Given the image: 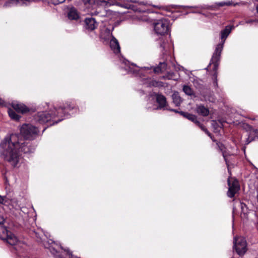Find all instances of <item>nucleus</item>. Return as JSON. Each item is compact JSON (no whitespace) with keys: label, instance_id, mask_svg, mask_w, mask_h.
<instances>
[{"label":"nucleus","instance_id":"nucleus-9","mask_svg":"<svg viewBox=\"0 0 258 258\" xmlns=\"http://www.w3.org/2000/svg\"><path fill=\"white\" fill-rule=\"evenodd\" d=\"M233 247L236 253L242 255L244 254L247 250L246 241L243 237H235L233 240Z\"/></svg>","mask_w":258,"mask_h":258},{"label":"nucleus","instance_id":"nucleus-28","mask_svg":"<svg viewBox=\"0 0 258 258\" xmlns=\"http://www.w3.org/2000/svg\"><path fill=\"white\" fill-rule=\"evenodd\" d=\"M52 243H53V245L50 246L49 249L52 254L55 255L58 252L57 248L59 247L60 248L62 249V247H61L60 244H58L54 241H53Z\"/></svg>","mask_w":258,"mask_h":258},{"label":"nucleus","instance_id":"nucleus-19","mask_svg":"<svg viewBox=\"0 0 258 258\" xmlns=\"http://www.w3.org/2000/svg\"><path fill=\"white\" fill-rule=\"evenodd\" d=\"M14 109L18 113H24L29 111V109L23 104L14 102L12 103Z\"/></svg>","mask_w":258,"mask_h":258},{"label":"nucleus","instance_id":"nucleus-24","mask_svg":"<svg viewBox=\"0 0 258 258\" xmlns=\"http://www.w3.org/2000/svg\"><path fill=\"white\" fill-rule=\"evenodd\" d=\"M83 1L85 5H88L89 6H92L96 2L97 4L105 7L109 5V3L107 1L104 0L100 1H96V0H83Z\"/></svg>","mask_w":258,"mask_h":258},{"label":"nucleus","instance_id":"nucleus-30","mask_svg":"<svg viewBox=\"0 0 258 258\" xmlns=\"http://www.w3.org/2000/svg\"><path fill=\"white\" fill-rule=\"evenodd\" d=\"M212 126L215 132H219L220 128L222 127L223 124L220 121H216L213 120L212 122Z\"/></svg>","mask_w":258,"mask_h":258},{"label":"nucleus","instance_id":"nucleus-36","mask_svg":"<svg viewBox=\"0 0 258 258\" xmlns=\"http://www.w3.org/2000/svg\"><path fill=\"white\" fill-rule=\"evenodd\" d=\"M5 101L0 98V106H5Z\"/></svg>","mask_w":258,"mask_h":258},{"label":"nucleus","instance_id":"nucleus-8","mask_svg":"<svg viewBox=\"0 0 258 258\" xmlns=\"http://www.w3.org/2000/svg\"><path fill=\"white\" fill-rule=\"evenodd\" d=\"M237 4L233 3L232 1H227V2H222L218 3H216L215 5L213 6H208V5H199L197 6H194V7H189L187 6V8H195L197 9L196 11H194L192 13H201V12L199 11L200 10H216L217 8L220 7H223L224 6H235Z\"/></svg>","mask_w":258,"mask_h":258},{"label":"nucleus","instance_id":"nucleus-2","mask_svg":"<svg viewBox=\"0 0 258 258\" xmlns=\"http://www.w3.org/2000/svg\"><path fill=\"white\" fill-rule=\"evenodd\" d=\"M47 110L38 112L34 116V120L36 123L44 124L50 122V125L56 124L68 117L69 114L67 111L75 110L77 112L78 108L75 104L71 101H67L62 104L52 105L46 104Z\"/></svg>","mask_w":258,"mask_h":258},{"label":"nucleus","instance_id":"nucleus-26","mask_svg":"<svg viewBox=\"0 0 258 258\" xmlns=\"http://www.w3.org/2000/svg\"><path fill=\"white\" fill-rule=\"evenodd\" d=\"M167 59L166 61H164L163 62H160L159 66L154 68V72L155 73L163 72L166 70L167 68Z\"/></svg>","mask_w":258,"mask_h":258},{"label":"nucleus","instance_id":"nucleus-14","mask_svg":"<svg viewBox=\"0 0 258 258\" xmlns=\"http://www.w3.org/2000/svg\"><path fill=\"white\" fill-rule=\"evenodd\" d=\"M245 128L248 132V136L246 140V144H248L252 141L258 139V130L252 128V127L247 124L245 126Z\"/></svg>","mask_w":258,"mask_h":258},{"label":"nucleus","instance_id":"nucleus-20","mask_svg":"<svg viewBox=\"0 0 258 258\" xmlns=\"http://www.w3.org/2000/svg\"><path fill=\"white\" fill-rule=\"evenodd\" d=\"M110 46L111 49L115 53H118L120 51V48L119 43L117 39L115 37H112L111 39L109 40Z\"/></svg>","mask_w":258,"mask_h":258},{"label":"nucleus","instance_id":"nucleus-34","mask_svg":"<svg viewBox=\"0 0 258 258\" xmlns=\"http://www.w3.org/2000/svg\"><path fill=\"white\" fill-rule=\"evenodd\" d=\"M17 2L20 5H28L30 3L29 0H17Z\"/></svg>","mask_w":258,"mask_h":258},{"label":"nucleus","instance_id":"nucleus-35","mask_svg":"<svg viewBox=\"0 0 258 258\" xmlns=\"http://www.w3.org/2000/svg\"><path fill=\"white\" fill-rule=\"evenodd\" d=\"M66 0H50V2L54 5H57L64 3Z\"/></svg>","mask_w":258,"mask_h":258},{"label":"nucleus","instance_id":"nucleus-22","mask_svg":"<svg viewBox=\"0 0 258 258\" xmlns=\"http://www.w3.org/2000/svg\"><path fill=\"white\" fill-rule=\"evenodd\" d=\"M196 111L199 115L203 116H207L209 114V109L203 105H198L196 107Z\"/></svg>","mask_w":258,"mask_h":258},{"label":"nucleus","instance_id":"nucleus-6","mask_svg":"<svg viewBox=\"0 0 258 258\" xmlns=\"http://www.w3.org/2000/svg\"><path fill=\"white\" fill-rule=\"evenodd\" d=\"M125 67L124 68H121V70H124L127 73L131 74L135 76H141L144 74L147 73L150 69L148 67L140 68L134 63H130L127 60L124 61Z\"/></svg>","mask_w":258,"mask_h":258},{"label":"nucleus","instance_id":"nucleus-18","mask_svg":"<svg viewBox=\"0 0 258 258\" xmlns=\"http://www.w3.org/2000/svg\"><path fill=\"white\" fill-rule=\"evenodd\" d=\"M142 82L143 84L145 85L146 87H158L161 86L162 83L161 82L157 81L151 78L143 79Z\"/></svg>","mask_w":258,"mask_h":258},{"label":"nucleus","instance_id":"nucleus-21","mask_svg":"<svg viewBox=\"0 0 258 258\" xmlns=\"http://www.w3.org/2000/svg\"><path fill=\"white\" fill-rule=\"evenodd\" d=\"M201 94L203 97V99H202V100H204L206 101H209L210 102H213L215 100L212 93L208 89H206L205 91Z\"/></svg>","mask_w":258,"mask_h":258},{"label":"nucleus","instance_id":"nucleus-27","mask_svg":"<svg viewBox=\"0 0 258 258\" xmlns=\"http://www.w3.org/2000/svg\"><path fill=\"white\" fill-rule=\"evenodd\" d=\"M182 90L184 93L188 96H192L194 98L197 97V96L194 93L192 89L188 85H183Z\"/></svg>","mask_w":258,"mask_h":258},{"label":"nucleus","instance_id":"nucleus-29","mask_svg":"<svg viewBox=\"0 0 258 258\" xmlns=\"http://www.w3.org/2000/svg\"><path fill=\"white\" fill-rule=\"evenodd\" d=\"M172 98L173 102L175 105V106H178L180 105L182 102V100L181 97L178 94V93H174L172 95Z\"/></svg>","mask_w":258,"mask_h":258},{"label":"nucleus","instance_id":"nucleus-31","mask_svg":"<svg viewBox=\"0 0 258 258\" xmlns=\"http://www.w3.org/2000/svg\"><path fill=\"white\" fill-rule=\"evenodd\" d=\"M8 113L11 119L15 120H19L21 117V116L16 113V112L12 109H9Z\"/></svg>","mask_w":258,"mask_h":258},{"label":"nucleus","instance_id":"nucleus-13","mask_svg":"<svg viewBox=\"0 0 258 258\" xmlns=\"http://www.w3.org/2000/svg\"><path fill=\"white\" fill-rule=\"evenodd\" d=\"M228 184L229 186L227 191V196L230 198L234 197L235 194L239 190V185L238 181L236 179L231 182L229 179H228Z\"/></svg>","mask_w":258,"mask_h":258},{"label":"nucleus","instance_id":"nucleus-17","mask_svg":"<svg viewBox=\"0 0 258 258\" xmlns=\"http://www.w3.org/2000/svg\"><path fill=\"white\" fill-rule=\"evenodd\" d=\"M114 37L112 35V30L108 28L102 29L100 33V38L103 43H108L110 39Z\"/></svg>","mask_w":258,"mask_h":258},{"label":"nucleus","instance_id":"nucleus-15","mask_svg":"<svg viewBox=\"0 0 258 258\" xmlns=\"http://www.w3.org/2000/svg\"><path fill=\"white\" fill-rule=\"evenodd\" d=\"M143 4V3L141 2L140 3H139V5L138 6L132 4H128V3H124V4H121L118 3V5L123 7L125 8L128 9H131L133 10L135 12H138L140 13H148V10L147 9H143L141 8V5Z\"/></svg>","mask_w":258,"mask_h":258},{"label":"nucleus","instance_id":"nucleus-4","mask_svg":"<svg viewBox=\"0 0 258 258\" xmlns=\"http://www.w3.org/2000/svg\"><path fill=\"white\" fill-rule=\"evenodd\" d=\"M38 133L39 130L35 126L30 124H23L21 127L20 134L17 135L21 136L23 139L22 142H29L31 146H34L35 148V146L33 145L32 143L28 140H32L35 139Z\"/></svg>","mask_w":258,"mask_h":258},{"label":"nucleus","instance_id":"nucleus-40","mask_svg":"<svg viewBox=\"0 0 258 258\" xmlns=\"http://www.w3.org/2000/svg\"><path fill=\"white\" fill-rule=\"evenodd\" d=\"M130 2L133 3H136L137 2L136 1H132V0H130Z\"/></svg>","mask_w":258,"mask_h":258},{"label":"nucleus","instance_id":"nucleus-16","mask_svg":"<svg viewBox=\"0 0 258 258\" xmlns=\"http://www.w3.org/2000/svg\"><path fill=\"white\" fill-rule=\"evenodd\" d=\"M97 26L98 23L94 18L88 17L85 19L84 27L86 30L89 31H92L95 30Z\"/></svg>","mask_w":258,"mask_h":258},{"label":"nucleus","instance_id":"nucleus-5","mask_svg":"<svg viewBox=\"0 0 258 258\" xmlns=\"http://www.w3.org/2000/svg\"><path fill=\"white\" fill-rule=\"evenodd\" d=\"M0 238L6 240L11 245L16 246L21 244V241L18 240L17 237L9 231L5 226H4V223L0 224Z\"/></svg>","mask_w":258,"mask_h":258},{"label":"nucleus","instance_id":"nucleus-43","mask_svg":"<svg viewBox=\"0 0 258 258\" xmlns=\"http://www.w3.org/2000/svg\"><path fill=\"white\" fill-rule=\"evenodd\" d=\"M148 109H149V108H150L151 107H150V106H148Z\"/></svg>","mask_w":258,"mask_h":258},{"label":"nucleus","instance_id":"nucleus-3","mask_svg":"<svg viewBox=\"0 0 258 258\" xmlns=\"http://www.w3.org/2000/svg\"><path fill=\"white\" fill-rule=\"evenodd\" d=\"M233 26L228 25L226 26L225 28L222 30L220 33V38L221 39V42L217 45L215 50L213 54L210 62L208 67L213 64V70L214 71L216 72L220 60L221 54L223 48V46L225 43L226 39L228 36L229 34L231 33Z\"/></svg>","mask_w":258,"mask_h":258},{"label":"nucleus","instance_id":"nucleus-23","mask_svg":"<svg viewBox=\"0 0 258 258\" xmlns=\"http://www.w3.org/2000/svg\"><path fill=\"white\" fill-rule=\"evenodd\" d=\"M68 17L70 20H77L79 18L77 10L74 7H72L69 9Z\"/></svg>","mask_w":258,"mask_h":258},{"label":"nucleus","instance_id":"nucleus-10","mask_svg":"<svg viewBox=\"0 0 258 258\" xmlns=\"http://www.w3.org/2000/svg\"><path fill=\"white\" fill-rule=\"evenodd\" d=\"M179 114L188 119V120L194 122L197 126H198L203 131H204L213 141L215 142L216 141L213 139L211 134L208 131V130L203 125L201 122L198 120L197 116L195 115L189 113L188 112H184L183 111H180Z\"/></svg>","mask_w":258,"mask_h":258},{"label":"nucleus","instance_id":"nucleus-37","mask_svg":"<svg viewBox=\"0 0 258 258\" xmlns=\"http://www.w3.org/2000/svg\"><path fill=\"white\" fill-rule=\"evenodd\" d=\"M4 201V198L0 195V203L3 204Z\"/></svg>","mask_w":258,"mask_h":258},{"label":"nucleus","instance_id":"nucleus-39","mask_svg":"<svg viewBox=\"0 0 258 258\" xmlns=\"http://www.w3.org/2000/svg\"><path fill=\"white\" fill-rule=\"evenodd\" d=\"M168 110H170V111H173V112H176V113H179L180 112V111H178L177 110H176V109H168Z\"/></svg>","mask_w":258,"mask_h":258},{"label":"nucleus","instance_id":"nucleus-1","mask_svg":"<svg viewBox=\"0 0 258 258\" xmlns=\"http://www.w3.org/2000/svg\"><path fill=\"white\" fill-rule=\"evenodd\" d=\"M21 136L13 134L6 137L0 143V157L16 167L19 161L20 152L33 153L35 150L29 142H22Z\"/></svg>","mask_w":258,"mask_h":258},{"label":"nucleus","instance_id":"nucleus-25","mask_svg":"<svg viewBox=\"0 0 258 258\" xmlns=\"http://www.w3.org/2000/svg\"><path fill=\"white\" fill-rule=\"evenodd\" d=\"M217 144V147L218 148V149L222 152V155L223 156V158L225 160V161L226 162V164L227 165V168H228V171L229 172V165L228 164V162H227V155H226V152H225V146L221 143H220V142H217L216 143Z\"/></svg>","mask_w":258,"mask_h":258},{"label":"nucleus","instance_id":"nucleus-7","mask_svg":"<svg viewBox=\"0 0 258 258\" xmlns=\"http://www.w3.org/2000/svg\"><path fill=\"white\" fill-rule=\"evenodd\" d=\"M169 21L166 19L158 20L154 23V29L155 32L160 35L167 34L169 30Z\"/></svg>","mask_w":258,"mask_h":258},{"label":"nucleus","instance_id":"nucleus-32","mask_svg":"<svg viewBox=\"0 0 258 258\" xmlns=\"http://www.w3.org/2000/svg\"><path fill=\"white\" fill-rule=\"evenodd\" d=\"M239 204L241 209V215L243 214L244 218H247L248 213V209L247 206L243 203H240Z\"/></svg>","mask_w":258,"mask_h":258},{"label":"nucleus","instance_id":"nucleus-33","mask_svg":"<svg viewBox=\"0 0 258 258\" xmlns=\"http://www.w3.org/2000/svg\"><path fill=\"white\" fill-rule=\"evenodd\" d=\"M247 24L256 26L258 24V20L256 19H250L245 21Z\"/></svg>","mask_w":258,"mask_h":258},{"label":"nucleus","instance_id":"nucleus-11","mask_svg":"<svg viewBox=\"0 0 258 258\" xmlns=\"http://www.w3.org/2000/svg\"><path fill=\"white\" fill-rule=\"evenodd\" d=\"M159 45L160 51L163 55H168L171 53L173 48V45L171 42H169L168 40H165L163 38L160 39Z\"/></svg>","mask_w":258,"mask_h":258},{"label":"nucleus","instance_id":"nucleus-42","mask_svg":"<svg viewBox=\"0 0 258 258\" xmlns=\"http://www.w3.org/2000/svg\"><path fill=\"white\" fill-rule=\"evenodd\" d=\"M46 129V127H45V128L43 129V131H42V132H44V131H45Z\"/></svg>","mask_w":258,"mask_h":258},{"label":"nucleus","instance_id":"nucleus-38","mask_svg":"<svg viewBox=\"0 0 258 258\" xmlns=\"http://www.w3.org/2000/svg\"><path fill=\"white\" fill-rule=\"evenodd\" d=\"M4 221H5V220H4L3 217H2L0 215V224H3L4 222Z\"/></svg>","mask_w":258,"mask_h":258},{"label":"nucleus","instance_id":"nucleus-12","mask_svg":"<svg viewBox=\"0 0 258 258\" xmlns=\"http://www.w3.org/2000/svg\"><path fill=\"white\" fill-rule=\"evenodd\" d=\"M155 98L157 103L158 104V106L157 107H153V110L169 109V108L168 107L166 98L164 95L160 94H156L155 95Z\"/></svg>","mask_w":258,"mask_h":258},{"label":"nucleus","instance_id":"nucleus-41","mask_svg":"<svg viewBox=\"0 0 258 258\" xmlns=\"http://www.w3.org/2000/svg\"><path fill=\"white\" fill-rule=\"evenodd\" d=\"M256 10H257V12L258 13V6H256Z\"/></svg>","mask_w":258,"mask_h":258}]
</instances>
